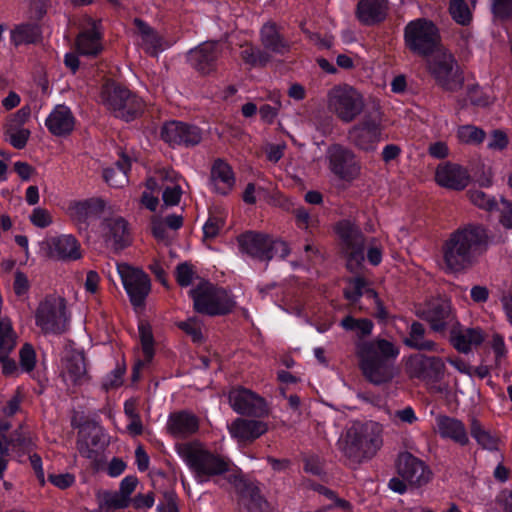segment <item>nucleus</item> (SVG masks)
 <instances>
[{
	"instance_id": "nucleus-1",
	"label": "nucleus",
	"mask_w": 512,
	"mask_h": 512,
	"mask_svg": "<svg viewBox=\"0 0 512 512\" xmlns=\"http://www.w3.org/2000/svg\"><path fill=\"white\" fill-rule=\"evenodd\" d=\"M373 322L359 319L356 326L360 340L355 344L359 368L367 381L374 385L390 382L397 374L395 360L399 348L386 339L362 340L372 333Z\"/></svg>"
},
{
	"instance_id": "nucleus-2",
	"label": "nucleus",
	"mask_w": 512,
	"mask_h": 512,
	"mask_svg": "<svg viewBox=\"0 0 512 512\" xmlns=\"http://www.w3.org/2000/svg\"><path fill=\"white\" fill-rule=\"evenodd\" d=\"M489 245L487 229L480 224H467L452 232L442 245L445 270L460 273L474 266Z\"/></svg>"
},
{
	"instance_id": "nucleus-3",
	"label": "nucleus",
	"mask_w": 512,
	"mask_h": 512,
	"mask_svg": "<svg viewBox=\"0 0 512 512\" xmlns=\"http://www.w3.org/2000/svg\"><path fill=\"white\" fill-rule=\"evenodd\" d=\"M338 444L350 463L360 464L372 459L383 446V426L373 420L354 421Z\"/></svg>"
},
{
	"instance_id": "nucleus-4",
	"label": "nucleus",
	"mask_w": 512,
	"mask_h": 512,
	"mask_svg": "<svg viewBox=\"0 0 512 512\" xmlns=\"http://www.w3.org/2000/svg\"><path fill=\"white\" fill-rule=\"evenodd\" d=\"M176 451L193 472L198 483L208 482L229 471V461L207 449L200 441L179 443L176 445Z\"/></svg>"
},
{
	"instance_id": "nucleus-5",
	"label": "nucleus",
	"mask_w": 512,
	"mask_h": 512,
	"mask_svg": "<svg viewBox=\"0 0 512 512\" xmlns=\"http://www.w3.org/2000/svg\"><path fill=\"white\" fill-rule=\"evenodd\" d=\"M405 46L415 55L431 58L442 50L438 28L424 18L410 21L404 29Z\"/></svg>"
},
{
	"instance_id": "nucleus-6",
	"label": "nucleus",
	"mask_w": 512,
	"mask_h": 512,
	"mask_svg": "<svg viewBox=\"0 0 512 512\" xmlns=\"http://www.w3.org/2000/svg\"><path fill=\"white\" fill-rule=\"evenodd\" d=\"M396 470L399 477L389 481V487L403 494L410 488H420L427 485L433 476L429 466L410 452H402L396 460Z\"/></svg>"
},
{
	"instance_id": "nucleus-7",
	"label": "nucleus",
	"mask_w": 512,
	"mask_h": 512,
	"mask_svg": "<svg viewBox=\"0 0 512 512\" xmlns=\"http://www.w3.org/2000/svg\"><path fill=\"white\" fill-rule=\"evenodd\" d=\"M101 99L115 117L126 121L136 118L143 110V101L128 88L114 81H108L102 86Z\"/></svg>"
},
{
	"instance_id": "nucleus-8",
	"label": "nucleus",
	"mask_w": 512,
	"mask_h": 512,
	"mask_svg": "<svg viewBox=\"0 0 512 512\" xmlns=\"http://www.w3.org/2000/svg\"><path fill=\"white\" fill-rule=\"evenodd\" d=\"M194 309L209 316L226 315L235 308V301L229 293L211 283L204 282L190 291Z\"/></svg>"
},
{
	"instance_id": "nucleus-9",
	"label": "nucleus",
	"mask_w": 512,
	"mask_h": 512,
	"mask_svg": "<svg viewBox=\"0 0 512 512\" xmlns=\"http://www.w3.org/2000/svg\"><path fill=\"white\" fill-rule=\"evenodd\" d=\"M327 105L342 122L350 123L363 112L364 99L352 86L337 85L329 90Z\"/></svg>"
},
{
	"instance_id": "nucleus-10",
	"label": "nucleus",
	"mask_w": 512,
	"mask_h": 512,
	"mask_svg": "<svg viewBox=\"0 0 512 512\" xmlns=\"http://www.w3.org/2000/svg\"><path fill=\"white\" fill-rule=\"evenodd\" d=\"M428 72L445 91L456 92L464 84V76L452 54L441 50L426 60Z\"/></svg>"
},
{
	"instance_id": "nucleus-11",
	"label": "nucleus",
	"mask_w": 512,
	"mask_h": 512,
	"mask_svg": "<svg viewBox=\"0 0 512 512\" xmlns=\"http://www.w3.org/2000/svg\"><path fill=\"white\" fill-rule=\"evenodd\" d=\"M237 241L243 253L261 261H270L276 255L285 258L289 254L287 243L264 233L248 231L239 235Z\"/></svg>"
},
{
	"instance_id": "nucleus-12",
	"label": "nucleus",
	"mask_w": 512,
	"mask_h": 512,
	"mask_svg": "<svg viewBox=\"0 0 512 512\" xmlns=\"http://www.w3.org/2000/svg\"><path fill=\"white\" fill-rule=\"evenodd\" d=\"M445 363L437 356L415 354L409 357L406 362V373L410 378L424 381L434 392H442L436 383L440 382L445 375Z\"/></svg>"
},
{
	"instance_id": "nucleus-13",
	"label": "nucleus",
	"mask_w": 512,
	"mask_h": 512,
	"mask_svg": "<svg viewBox=\"0 0 512 512\" xmlns=\"http://www.w3.org/2000/svg\"><path fill=\"white\" fill-rule=\"evenodd\" d=\"M330 171L340 180L351 182L361 174V164L355 153L338 143L328 147L326 152Z\"/></svg>"
},
{
	"instance_id": "nucleus-14",
	"label": "nucleus",
	"mask_w": 512,
	"mask_h": 512,
	"mask_svg": "<svg viewBox=\"0 0 512 512\" xmlns=\"http://www.w3.org/2000/svg\"><path fill=\"white\" fill-rule=\"evenodd\" d=\"M36 324L45 333H63L67 326L64 298H47L41 302L36 312Z\"/></svg>"
},
{
	"instance_id": "nucleus-15",
	"label": "nucleus",
	"mask_w": 512,
	"mask_h": 512,
	"mask_svg": "<svg viewBox=\"0 0 512 512\" xmlns=\"http://www.w3.org/2000/svg\"><path fill=\"white\" fill-rule=\"evenodd\" d=\"M118 272L131 304L134 307L143 306L151 290L148 275L141 269L134 268L126 263L118 264Z\"/></svg>"
},
{
	"instance_id": "nucleus-16",
	"label": "nucleus",
	"mask_w": 512,
	"mask_h": 512,
	"mask_svg": "<svg viewBox=\"0 0 512 512\" xmlns=\"http://www.w3.org/2000/svg\"><path fill=\"white\" fill-rule=\"evenodd\" d=\"M228 400L232 409L238 414L256 418L266 417L269 414L265 399L242 386L232 388L229 391Z\"/></svg>"
},
{
	"instance_id": "nucleus-17",
	"label": "nucleus",
	"mask_w": 512,
	"mask_h": 512,
	"mask_svg": "<svg viewBox=\"0 0 512 512\" xmlns=\"http://www.w3.org/2000/svg\"><path fill=\"white\" fill-rule=\"evenodd\" d=\"M347 137L356 148L365 152L374 151L381 138L380 121L366 115L348 130Z\"/></svg>"
},
{
	"instance_id": "nucleus-18",
	"label": "nucleus",
	"mask_w": 512,
	"mask_h": 512,
	"mask_svg": "<svg viewBox=\"0 0 512 512\" xmlns=\"http://www.w3.org/2000/svg\"><path fill=\"white\" fill-rule=\"evenodd\" d=\"M102 238L108 248L119 253L132 243L129 224L121 216L106 217L101 222Z\"/></svg>"
},
{
	"instance_id": "nucleus-19",
	"label": "nucleus",
	"mask_w": 512,
	"mask_h": 512,
	"mask_svg": "<svg viewBox=\"0 0 512 512\" xmlns=\"http://www.w3.org/2000/svg\"><path fill=\"white\" fill-rule=\"evenodd\" d=\"M222 50L216 41H206L188 53L191 65L202 74H209L216 70L217 61Z\"/></svg>"
},
{
	"instance_id": "nucleus-20",
	"label": "nucleus",
	"mask_w": 512,
	"mask_h": 512,
	"mask_svg": "<svg viewBox=\"0 0 512 512\" xmlns=\"http://www.w3.org/2000/svg\"><path fill=\"white\" fill-rule=\"evenodd\" d=\"M420 317L428 322L430 328L435 332H444L448 327H453L456 323L450 302L443 300L429 304L420 313Z\"/></svg>"
},
{
	"instance_id": "nucleus-21",
	"label": "nucleus",
	"mask_w": 512,
	"mask_h": 512,
	"mask_svg": "<svg viewBox=\"0 0 512 512\" xmlns=\"http://www.w3.org/2000/svg\"><path fill=\"white\" fill-rule=\"evenodd\" d=\"M200 427L199 418L188 410L173 412L169 415L166 430L176 439H186L196 434Z\"/></svg>"
},
{
	"instance_id": "nucleus-22",
	"label": "nucleus",
	"mask_w": 512,
	"mask_h": 512,
	"mask_svg": "<svg viewBox=\"0 0 512 512\" xmlns=\"http://www.w3.org/2000/svg\"><path fill=\"white\" fill-rule=\"evenodd\" d=\"M102 433L96 426H84L78 432L76 448L81 456L97 462L104 450Z\"/></svg>"
},
{
	"instance_id": "nucleus-23",
	"label": "nucleus",
	"mask_w": 512,
	"mask_h": 512,
	"mask_svg": "<svg viewBox=\"0 0 512 512\" xmlns=\"http://www.w3.org/2000/svg\"><path fill=\"white\" fill-rule=\"evenodd\" d=\"M62 374L74 385H82L89 380L86 357L83 351L67 349L62 358Z\"/></svg>"
},
{
	"instance_id": "nucleus-24",
	"label": "nucleus",
	"mask_w": 512,
	"mask_h": 512,
	"mask_svg": "<svg viewBox=\"0 0 512 512\" xmlns=\"http://www.w3.org/2000/svg\"><path fill=\"white\" fill-rule=\"evenodd\" d=\"M104 208V200L101 198H89L71 202L67 211L69 217L79 226V229H86L88 220L100 216Z\"/></svg>"
},
{
	"instance_id": "nucleus-25",
	"label": "nucleus",
	"mask_w": 512,
	"mask_h": 512,
	"mask_svg": "<svg viewBox=\"0 0 512 512\" xmlns=\"http://www.w3.org/2000/svg\"><path fill=\"white\" fill-rule=\"evenodd\" d=\"M435 180L442 187L459 191L468 186L470 176L460 165L447 163L437 167Z\"/></svg>"
},
{
	"instance_id": "nucleus-26",
	"label": "nucleus",
	"mask_w": 512,
	"mask_h": 512,
	"mask_svg": "<svg viewBox=\"0 0 512 512\" xmlns=\"http://www.w3.org/2000/svg\"><path fill=\"white\" fill-rule=\"evenodd\" d=\"M437 432L441 438L449 439L461 446L469 443V437L464 423L454 417L440 414L435 418Z\"/></svg>"
},
{
	"instance_id": "nucleus-27",
	"label": "nucleus",
	"mask_w": 512,
	"mask_h": 512,
	"mask_svg": "<svg viewBox=\"0 0 512 512\" xmlns=\"http://www.w3.org/2000/svg\"><path fill=\"white\" fill-rule=\"evenodd\" d=\"M51 258L62 261H75L81 258L80 244L72 235L53 237L48 241Z\"/></svg>"
},
{
	"instance_id": "nucleus-28",
	"label": "nucleus",
	"mask_w": 512,
	"mask_h": 512,
	"mask_svg": "<svg viewBox=\"0 0 512 512\" xmlns=\"http://www.w3.org/2000/svg\"><path fill=\"white\" fill-rule=\"evenodd\" d=\"M267 431V423L246 418H237L229 426L232 437L242 442H253Z\"/></svg>"
},
{
	"instance_id": "nucleus-29",
	"label": "nucleus",
	"mask_w": 512,
	"mask_h": 512,
	"mask_svg": "<svg viewBox=\"0 0 512 512\" xmlns=\"http://www.w3.org/2000/svg\"><path fill=\"white\" fill-rule=\"evenodd\" d=\"M260 41L266 52L283 55L290 51V43L280 33V28L275 22H267L262 26Z\"/></svg>"
},
{
	"instance_id": "nucleus-30",
	"label": "nucleus",
	"mask_w": 512,
	"mask_h": 512,
	"mask_svg": "<svg viewBox=\"0 0 512 512\" xmlns=\"http://www.w3.org/2000/svg\"><path fill=\"white\" fill-rule=\"evenodd\" d=\"M210 180L217 193L227 195L235 185L232 167L223 159H216L211 167Z\"/></svg>"
},
{
	"instance_id": "nucleus-31",
	"label": "nucleus",
	"mask_w": 512,
	"mask_h": 512,
	"mask_svg": "<svg viewBox=\"0 0 512 512\" xmlns=\"http://www.w3.org/2000/svg\"><path fill=\"white\" fill-rule=\"evenodd\" d=\"M48 130L55 136H65L74 128V117L68 107L58 105L45 122Z\"/></svg>"
},
{
	"instance_id": "nucleus-32",
	"label": "nucleus",
	"mask_w": 512,
	"mask_h": 512,
	"mask_svg": "<svg viewBox=\"0 0 512 512\" xmlns=\"http://www.w3.org/2000/svg\"><path fill=\"white\" fill-rule=\"evenodd\" d=\"M385 0H360L357 4V17L365 25L381 22L386 17Z\"/></svg>"
},
{
	"instance_id": "nucleus-33",
	"label": "nucleus",
	"mask_w": 512,
	"mask_h": 512,
	"mask_svg": "<svg viewBox=\"0 0 512 512\" xmlns=\"http://www.w3.org/2000/svg\"><path fill=\"white\" fill-rule=\"evenodd\" d=\"M101 33L96 26L81 32L76 38V49L80 55L96 57L103 51Z\"/></svg>"
},
{
	"instance_id": "nucleus-34",
	"label": "nucleus",
	"mask_w": 512,
	"mask_h": 512,
	"mask_svg": "<svg viewBox=\"0 0 512 512\" xmlns=\"http://www.w3.org/2000/svg\"><path fill=\"white\" fill-rule=\"evenodd\" d=\"M335 230L344 243V249L365 247V237L358 226L343 220L337 223Z\"/></svg>"
},
{
	"instance_id": "nucleus-35",
	"label": "nucleus",
	"mask_w": 512,
	"mask_h": 512,
	"mask_svg": "<svg viewBox=\"0 0 512 512\" xmlns=\"http://www.w3.org/2000/svg\"><path fill=\"white\" fill-rule=\"evenodd\" d=\"M426 329L420 322L414 321L408 333V336L404 338L403 343L415 350L419 351H435L437 344L425 338Z\"/></svg>"
},
{
	"instance_id": "nucleus-36",
	"label": "nucleus",
	"mask_w": 512,
	"mask_h": 512,
	"mask_svg": "<svg viewBox=\"0 0 512 512\" xmlns=\"http://www.w3.org/2000/svg\"><path fill=\"white\" fill-rule=\"evenodd\" d=\"M243 509L241 512H264L267 502L261 496L260 490L252 483H244L241 490Z\"/></svg>"
},
{
	"instance_id": "nucleus-37",
	"label": "nucleus",
	"mask_w": 512,
	"mask_h": 512,
	"mask_svg": "<svg viewBox=\"0 0 512 512\" xmlns=\"http://www.w3.org/2000/svg\"><path fill=\"white\" fill-rule=\"evenodd\" d=\"M129 158L125 155L115 163V167L103 170V178L105 182L114 188L123 187L128 183V171L130 170Z\"/></svg>"
},
{
	"instance_id": "nucleus-38",
	"label": "nucleus",
	"mask_w": 512,
	"mask_h": 512,
	"mask_svg": "<svg viewBox=\"0 0 512 512\" xmlns=\"http://www.w3.org/2000/svg\"><path fill=\"white\" fill-rule=\"evenodd\" d=\"M134 25L141 34L144 49L147 53L156 56L159 51L163 50V39L153 28L139 18L134 19Z\"/></svg>"
},
{
	"instance_id": "nucleus-39",
	"label": "nucleus",
	"mask_w": 512,
	"mask_h": 512,
	"mask_svg": "<svg viewBox=\"0 0 512 512\" xmlns=\"http://www.w3.org/2000/svg\"><path fill=\"white\" fill-rule=\"evenodd\" d=\"M41 37V30L37 24L27 23L18 25L12 31V41L15 45L37 42Z\"/></svg>"
},
{
	"instance_id": "nucleus-40",
	"label": "nucleus",
	"mask_w": 512,
	"mask_h": 512,
	"mask_svg": "<svg viewBox=\"0 0 512 512\" xmlns=\"http://www.w3.org/2000/svg\"><path fill=\"white\" fill-rule=\"evenodd\" d=\"M243 50L241 51V59L245 64L250 65L251 67H264L270 61L271 56L265 50L257 48L250 43H247L242 46Z\"/></svg>"
},
{
	"instance_id": "nucleus-41",
	"label": "nucleus",
	"mask_w": 512,
	"mask_h": 512,
	"mask_svg": "<svg viewBox=\"0 0 512 512\" xmlns=\"http://www.w3.org/2000/svg\"><path fill=\"white\" fill-rule=\"evenodd\" d=\"M484 338L480 330L467 329L463 333H459L453 337L454 347L462 353H468L472 345H479Z\"/></svg>"
},
{
	"instance_id": "nucleus-42",
	"label": "nucleus",
	"mask_w": 512,
	"mask_h": 512,
	"mask_svg": "<svg viewBox=\"0 0 512 512\" xmlns=\"http://www.w3.org/2000/svg\"><path fill=\"white\" fill-rule=\"evenodd\" d=\"M470 433L482 448L488 450L498 449V438L493 436L489 431L485 430L481 423L475 418H473L471 421Z\"/></svg>"
},
{
	"instance_id": "nucleus-43",
	"label": "nucleus",
	"mask_w": 512,
	"mask_h": 512,
	"mask_svg": "<svg viewBox=\"0 0 512 512\" xmlns=\"http://www.w3.org/2000/svg\"><path fill=\"white\" fill-rule=\"evenodd\" d=\"M138 331L146 362H151L154 356V336L152 327L147 321H141L138 326Z\"/></svg>"
},
{
	"instance_id": "nucleus-44",
	"label": "nucleus",
	"mask_w": 512,
	"mask_h": 512,
	"mask_svg": "<svg viewBox=\"0 0 512 512\" xmlns=\"http://www.w3.org/2000/svg\"><path fill=\"white\" fill-rule=\"evenodd\" d=\"M9 444L25 454H30L36 448L35 439L30 433L24 432L22 428L11 434Z\"/></svg>"
},
{
	"instance_id": "nucleus-45",
	"label": "nucleus",
	"mask_w": 512,
	"mask_h": 512,
	"mask_svg": "<svg viewBox=\"0 0 512 512\" xmlns=\"http://www.w3.org/2000/svg\"><path fill=\"white\" fill-rule=\"evenodd\" d=\"M183 122L170 121L161 128V138L170 146L180 145Z\"/></svg>"
},
{
	"instance_id": "nucleus-46",
	"label": "nucleus",
	"mask_w": 512,
	"mask_h": 512,
	"mask_svg": "<svg viewBox=\"0 0 512 512\" xmlns=\"http://www.w3.org/2000/svg\"><path fill=\"white\" fill-rule=\"evenodd\" d=\"M449 12L458 24L467 25L471 21V13L464 0H450Z\"/></svg>"
},
{
	"instance_id": "nucleus-47",
	"label": "nucleus",
	"mask_w": 512,
	"mask_h": 512,
	"mask_svg": "<svg viewBox=\"0 0 512 512\" xmlns=\"http://www.w3.org/2000/svg\"><path fill=\"white\" fill-rule=\"evenodd\" d=\"M366 280L363 277H355L348 280V287L344 289V297L355 304L363 296Z\"/></svg>"
},
{
	"instance_id": "nucleus-48",
	"label": "nucleus",
	"mask_w": 512,
	"mask_h": 512,
	"mask_svg": "<svg viewBox=\"0 0 512 512\" xmlns=\"http://www.w3.org/2000/svg\"><path fill=\"white\" fill-rule=\"evenodd\" d=\"M458 138L463 143L479 144L485 138V132L472 125H464L458 129Z\"/></svg>"
},
{
	"instance_id": "nucleus-49",
	"label": "nucleus",
	"mask_w": 512,
	"mask_h": 512,
	"mask_svg": "<svg viewBox=\"0 0 512 512\" xmlns=\"http://www.w3.org/2000/svg\"><path fill=\"white\" fill-rule=\"evenodd\" d=\"M5 134L9 137L10 144L16 149H23L30 137V131L24 128L6 127Z\"/></svg>"
},
{
	"instance_id": "nucleus-50",
	"label": "nucleus",
	"mask_w": 512,
	"mask_h": 512,
	"mask_svg": "<svg viewBox=\"0 0 512 512\" xmlns=\"http://www.w3.org/2000/svg\"><path fill=\"white\" fill-rule=\"evenodd\" d=\"M467 196L470 201L481 209L492 211L496 208L497 203L494 198L489 197L485 192L481 190H469Z\"/></svg>"
},
{
	"instance_id": "nucleus-51",
	"label": "nucleus",
	"mask_w": 512,
	"mask_h": 512,
	"mask_svg": "<svg viewBox=\"0 0 512 512\" xmlns=\"http://www.w3.org/2000/svg\"><path fill=\"white\" fill-rule=\"evenodd\" d=\"M183 133H181L180 145L184 146H195L198 145L202 140L201 129L194 125L183 123Z\"/></svg>"
},
{
	"instance_id": "nucleus-52",
	"label": "nucleus",
	"mask_w": 512,
	"mask_h": 512,
	"mask_svg": "<svg viewBox=\"0 0 512 512\" xmlns=\"http://www.w3.org/2000/svg\"><path fill=\"white\" fill-rule=\"evenodd\" d=\"M177 326L190 336L193 342L198 343L203 340L201 325L196 318H189L186 321L178 322Z\"/></svg>"
},
{
	"instance_id": "nucleus-53",
	"label": "nucleus",
	"mask_w": 512,
	"mask_h": 512,
	"mask_svg": "<svg viewBox=\"0 0 512 512\" xmlns=\"http://www.w3.org/2000/svg\"><path fill=\"white\" fill-rule=\"evenodd\" d=\"M364 250L365 247L345 250L346 266L350 272L356 273L360 269L364 261Z\"/></svg>"
},
{
	"instance_id": "nucleus-54",
	"label": "nucleus",
	"mask_w": 512,
	"mask_h": 512,
	"mask_svg": "<svg viewBox=\"0 0 512 512\" xmlns=\"http://www.w3.org/2000/svg\"><path fill=\"white\" fill-rule=\"evenodd\" d=\"M20 365L26 372H31L36 363V353L31 344L25 343L20 350Z\"/></svg>"
},
{
	"instance_id": "nucleus-55",
	"label": "nucleus",
	"mask_w": 512,
	"mask_h": 512,
	"mask_svg": "<svg viewBox=\"0 0 512 512\" xmlns=\"http://www.w3.org/2000/svg\"><path fill=\"white\" fill-rule=\"evenodd\" d=\"M303 469L306 473L322 476L324 475V462L317 455H308L303 458Z\"/></svg>"
},
{
	"instance_id": "nucleus-56",
	"label": "nucleus",
	"mask_w": 512,
	"mask_h": 512,
	"mask_svg": "<svg viewBox=\"0 0 512 512\" xmlns=\"http://www.w3.org/2000/svg\"><path fill=\"white\" fill-rule=\"evenodd\" d=\"M182 196L181 186L177 183L172 186H165L162 194V200L165 206H176Z\"/></svg>"
},
{
	"instance_id": "nucleus-57",
	"label": "nucleus",
	"mask_w": 512,
	"mask_h": 512,
	"mask_svg": "<svg viewBox=\"0 0 512 512\" xmlns=\"http://www.w3.org/2000/svg\"><path fill=\"white\" fill-rule=\"evenodd\" d=\"M194 271L192 265L188 263H181L176 267L175 277L180 286L186 287L191 284Z\"/></svg>"
},
{
	"instance_id": "nucleus-58",
	"label": "nucleus",
	"mask_w": 512,
	"mask_h": 512,
	"mask_svg": "<svg viewBox=\"0 0 512 512\" xmlns=\"http://www.w3.org/2000/svg\"><path fill=\"white\" fill-rule=\"evenodd\" d=\"M177 494L173 490L163 493V501L158 504V512H179L177 503Z\"/></svg>"
},
{
	"instance_id": "nucleus-59",
	"label": "nucleus",
	"mask_w": 512,
	"mask_h": 512,
	"mask_svg": "<svg viewBox=\"0 0 512 512\" xmlns=\"http://www.w3.org/2000/svg\"><path fill=\"white\" fill-rule=\"evenodd\" d=\"M31 223L39 228H45L52 223L51 214L44 208H35L30 215Z\"/></svg>"
},
{
	"instance_id": "nucleus-60",
	"label": "nucleus",
	"mask_w": 512,
	"mask_h": 512,
	"mask_svg": "<svg viewBox=\"0 0 512 512\" xmlns=\"http://www.w3.org/2000/svg\"><path fill=\"white\" fill-rule=\"evenodd\" d=\"M492 11L500 19L512 17V0H493Z\"/></svg>"
},
{
	"instance_id": "nucleus-61",
	"label": "nucleus",
	"mask_w": 512,
	"mask_h": 512,
	"mask_svg": "<svg viewBox=\"0 0 512 512\" xmlns=\"http://www.w3.org/2000/svg\"><path fill=\"white\" fill-rule=\"evenodd\" d=\"M223 226L224 221L221 218L210 216L203 227L204 238H215Z\"/></svg>"
},
{
	"instance_id": "nucleus-62",
	"label": "nucleus",
	"mask_w": 512,
	"mask_h": 512,
	"mask_svg": "<svg viewBox=\"0 0 512 512\" xmlns=\"http://www.w3.org/2000/svg\"><path fill=\"white\" fill-rule=\"evenodd\" d=\"M126 371V366L124 363L117 364L116 368L112 371L111 376L104 383V387L106 389L116 388L122 385L123 376Z\"/></svg>"
},
{
	"instance_id": "nucleus-63",
	"label": "nucleus",
	"mask_w": 512,
	"mask_h": 512,
	"mask_svg": "<svg viewBox=\"0 0 512 512\" xmlns=\"http://www.w3.org/2000/svg\"><path fill=\"white\" fill-rule=\"evenodd\" d=\"M499 222L508 229H512V202L501 199V207L499 208Z\"/></svg>"
},
{
	"instance_id": "nucleus-64",
	"label": "nucleus",
	"mask_w": 512,
	"mask_h": 512,
	"mask_svg": "<svg viewBox=\"0 0 512 512\" xmlns=\"http://www.w3.org/2000/svg\"><path fill=\"white\" fill-rule=\"evenodd\" d=\"M49 481L55 485L56 487L60 488V489H66L68 487H70L74 481H75V478L72 474L70 473H65V474H50L49 475Z\"/></svg>"
}]
</instances>
